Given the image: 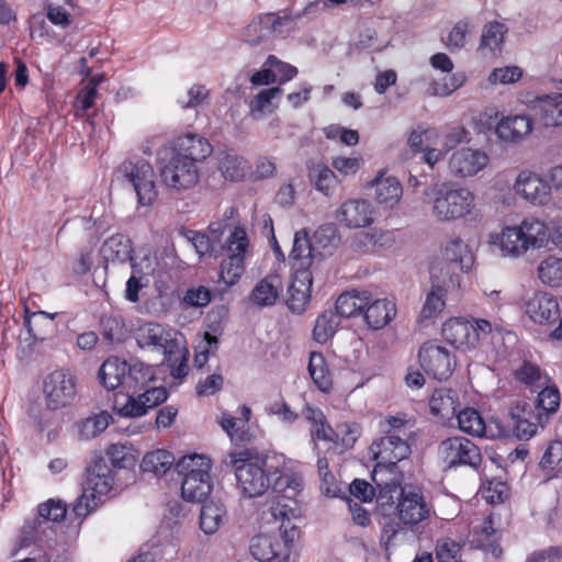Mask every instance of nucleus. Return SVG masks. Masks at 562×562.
<instances>
[{"instance_id":"1","label":"nucleus","mask_w":562,"mask_h":562,"mask_svg":"<svg viewBox=\"0 0 562 562\" xmlns=\"http://www.w3.org/2000/svg\"><path fill=\"white\" fill-rule=\"evenodd\" d=\"M424 199L431 205V215L439 222L462 218L474 207V195L469 189L448 182L427 188Z\"/></svg>"},{"instance_id":"2","label":"nucleus","mask_w":562,"mask_h":562,"mask_svg":"<svg viewBox=\"0 0 562 562\" xmlns=\"http://www.w3.org/2000/svg\"><path fill=\"white\" fill-rule=\"evenodd\" d=\"M223 464L235 472L237 487L246 497L254 498L263 495L270 480L265 470V461L249 449L235 450L223 459Z\"/></svg>"},{"instance_id":"3","label":"nucleus","mask_w":562,"mask_h":562,"mask_svg":"<svg viewBox=\"0 0 562 562\" xmlns=\"http://www.w3.org/2000/svg\"><path fill=\"white\" fill-rule=\"evenodd\" d=\"M550 236V229L543 221L528 217L519 225L504 227L496 243L504 255L520 257L528 250L546 247Z\"/></svg>"},{"instance_id":"4","label":"nucleus","mask_w":562,"mask_h":562,"mask_svg":"<svg viewBox=\"0 0 562 562\" xmlns=\"http://www.w3.org/2000/svg\"><path fill=\"white\" fill-rule=\"evenodd\" d=\"M305 250H308L306 240L303 237L297 238L295 247L292 248L289 256L293 274L288 288L286 304L296 314H301L306 310L311 299L313 273L315 271V269L311 268L313 259L305 256Z\"/></svg>"},{"instance_id":"5","label":"nucleus","mask_w":562,"mask_h":562,"mask_svg":"<svg viewBox=\"0 0 562 562\" xmlns=\"http://www.w3.org/2000/svg\"><path fill=\"white\" fill-rule=\"evenodd\" d=\"M211 460L202 454L182 457L176 471L182 477L181 494L189 502H201L211 492Z\"/></svg>"},{"instance_id":"6","label":"nucleus","mask_w":562,"mask_h":562,"mask_svg":"<svg viewBox=\"0 0 562 562\" xmlns=\"http://www.w3.org/2000/svg\"><path fill=\"white\" fill-rule=\"evenodd\" d=\"M157 161L161 181L169 189L180 192L199 182V167L190 159L178 156L168 147L165 146L157 151Z\"/></svg>"},{"instance_id":"7","label":"nucleus","mask_w":562,"mask_h":562,"mask_svg":"<svg viewBox=\"0 0 562 562\" xmlns=\"http://www.w3.org/2000/svg\"><path fill=\"white\" fill-rule=\"evenodd\" d=\"M398 492V518L404 525H417L428 518L430 509L422 493L415 487H402L395 482H385L380 487L379 501L382 505L393 503L392 493Z\"/></svg>"},{"instance_id":"8","label":"nucleus","mask_w":562,"mask_h":562,"mask_svg":"<svg viewBox=\"0 0 562 562\" xmlns=\"http://www.w3.org/2000/svg\"><path fill=\"white\" fill-rule=\"evenodd\" d=\"M370 452L374 460H376L372 480L378 487H381L385 482H381L376 479L378 473L383 469L392 470L400 461L408 458L411 447L406 439L398 434L389 432L384 437L373 441L370 446Z\"/></svg>"},{"instance_id":"9","label":"nucleus","mask_w":562,"mask_h":562,"mask_svg":"<svg viewBox=\"0 0 562 562\" xmlns=\"http://www.w3.org/2000/svg\"><path fill=\"white\" fill-rule=\"evenodd\" d=\"M117 175L133 187L139 204L150 205L157 198L155 172L146 160L124 161L119 167Z\"/></svg>"},{"instance_id":"10","label":"nucleus","mask_w":562,"mask_h":562,"mask_svg":"<svg viewBox=\"0 0 562 562\" xmlns=\"http://www.w3.org/2000/svg\"><path fill=\"white\" fill-rule=\"evenodd\" d=\"M249 246L246 231L235 227L225 241L227 258L222 261L220 279L226 288L234 285L245 270V256Z\"/></svg>"},{"instance_id":"11","label":"nucleus","mask_w":562,"mask_h":562,"mask_svg":"<svg viewBox=\"0 0 562 562\" xmlns=\"http://www.w3.org/2000/svg\"><path fill=\"white\" fill-rule=\"evenodd\" d=\"M136 342L142 349L161 352L166 360L180 351L181 339L178 331L168 329L159 323L149 322L136 330Z\"/></svg>"},{"instance_id":"12","label":"nucleus","mask_w":562,"mask_h":562,"mask_svg":"<svg viewBox=\"0 0 562 562\" xmlns=\"http://www.w3.org/2000/svg\"><path fill=\"white\" fill-rule=\"evenodd\" d=\"M302 236L308 247V250L304 251L305 256L313 259L311 268L315 270L326 256L331 255L337 249L340 243V235L335 224H325L318 227L312 240L308 238V234L305 229L296 232L293 239V247H295L297 238H302Z\"/></svg>"},{"instance_id":"13","label":"nucleus","mask_w":562,"mask_h":562,"mask_svg":"<svg viewBox=\"0 0 562 562\" xmlns=\"http://www.w3.org/2000/svg\"><path fill=\"white\" fill-rule=\"evenodd\" d=\"M418 358L420 367L434 379H448L456 368L454 356L435 340L426 341L420 347Z\"/></svg>"},{"instance_id":"14","label":"nucleus","mask_w":562,"mask_h":562,"mask_svg":"<svg viewBox=\"0 0 562 562\" xmlns=\"http://www.w3.org/2000/svg\"><path fill=\"white\" fill-rule=\"evenodd\" d=\"M439 451L449 468L468 465L475 469L482 462L479 447L464 437H451L443 440Z\"/></svg>"},{"instance_id":"15","label":"nucleus","mask_w":562,"mask_h":562,"mask_svg":"<svg viewBox=\"0 0 562 562\" xmlns=\"http://www.w3.org/2000/svg\"><path fill=\"white\" fill-rule=\"evenodd\" d=\"M47 406L54 411L68 405L76 395V382L68 370H56L44 380Z\"/></svg>"},{"instance_id":"16","label":"nucleus","mask_w":562,"mask_h":562,"mask_svg":"<svg viewBox=\"0 0 562 562\" xmlns=\"http://www.w3.org/2000/svg\"><path fill=\"white\" fill-rule=\"evenodd\" d=\"M509 416L513 422V432L520 440H528L533 437L538 427H543L548 422L546 414L539 412L535 405L524 401L510 405Z\"/></svg>"},{"instance_id":"17","label":"nucleus","mask_w":562,"mask_h":562,"mask_svg":"<svg viewBox=\"0 0 562 562\" xmlns=\"http://www.w3.org/2000/svg\"><path fill=\"white\" fill-rule=\"evenodd\" d=\"M490 161L488 155L470 147L454 150L448 161L450 173L456 178L473 177L483 170Z\"/></svg>"},{"instance_id":"18","label":"nucleus","mask_w":562,"mask_h":562,"mask_svg":"<svg viewBox=\"0 0 562 562\" xmlns=\"http://www.w3.org/2000/svg\"><path fill=\"white\" fill-rule=\"evenodd\" d=\"M167 390L162 386L146 387L137 397L133 395L125 396V403L122 405L116 400L114 408L120 415L125 417H138L147 413L148 409L158 406L167 400Z\"/></svg>"},{"instance_id":"19","label":"nucleus","mask_w":562,"mask_h":562,"mask_svg":"<svg viewBox=\"0 0 562 562\" xmlns=\"http://www.w3.org/2000/svg\"><path fill=\"white\" fill-rule=\"evenodd\" d=\"M514 190L533 205H546L551 200V187L538 173L530 170L518 173Z\"/></svg>"},{"instance_id":"20","label":"nucleus","mask_w":562,"mask_h":562,"mask_svg":"<svg viewBox=\"0 0 562 562\" xmlns=\"http://www.w3.org/2000/svg\"><path fill=\"white\" fill-rule=\"evenodd\" d=\"M443 339L463 352L474 350L479 346V335L471 321L450 318L442 325Z\"/></svg>"},{"instance_id":"21","label":"nucleus","mask_w":562,"mask_h":562,"mask_svg":"<svg viewBox=\"0 0 562 562\" xmlns=\"http://www.w3.org/2000/svg\"><path fill=\"white\" fill-rule=\"evenodd\" d=\"M24 327L27 330L29 337L20 338V345L26 344L31 347L35 341L47 340L56 334L55 316L56 314H48L43 311L29 314L27 307L25 308Z\"/></svg>"},{"instance_id":"22","label":"nucleus","mask_w":562,"mask_h":562,"mask_svg":"<svg viewBox=\"0 0 562 562\" xmlns=\"http://www.w3.org/2000/svg\"><path fill=\"white\" fill-rule=\"evenodd\" d=\"M168 149L184 159H190L195 166L210 157L213 151L212 145L205 137L190 133L178 137L173 146Z\"/></svg>"},{"instance_id":"23","label":"nucleus","mask_w":562,"mask_h":562,"mask_svg":"<svg viewBox=\"0 0 562 562\" xmlns=\"http://www.w3.org/2000/svg\"><path fill=\"white\" fill-rule=\"evenodd\" d=\"M526 313L535 323L551 324L560 317L558 299L549 293H536L527 302Z\"/></svg>"},{"instance_id":"24","label":"nucleus","mask_w":562,"mask_h":562,"mask_svg":"<svg viewBox=\"0 0 562 562\" xmlns=\"http://www.w3.org/2000/svg\"><path fill=\"white\" fill-rule=\"evenodd\" d=\"M337 220L349 228L366 227L373 222V211L366 200H349L337 211Z\"/></svg>"},{"instance_id":"25","label":"nucleus","mask_w":562,"mask_h":562,"mask_svg":"<svg viewBox=\"0 0 562 562\" xmlns=\"http://www.w3.org/2000/svg\"><path fill=\"white\" fill-rule=\"evenodd\" d=\"M288 21V16L281 18L274 13L260 15L246 26L244 40L250 45H259L266 42L272 33L279 30V26Z\"/></svg>"},{"instance_id":"26","label":"nucleus","mask_w":562,"mask_h":562,"mask_svg":"<svg viewBox=\"0 0 562 562\" xmlns=\"http://www.w3.org/2000/svg\"><path fill=\"white\" fill-rule=\"evenodd\" d=\"M251 555L260 562H288V553L283 552L282 542L269 535H258L251 539Z\"/></svg>"},{"instance_id":"27","label":"nucleus","mask_w":562,"mask_h":562,"mask_svg":"<svg viewBox=\"0 0 562 562\" xmlns=\"http://www.w3.org/2000/svg\"><path fill=\"white\" fill-rule=\"evenodd\" d=\"M113 487V477L110 469L103 462H97L88 470L83 490L90 494L92 501L106 495Z\"/></svg>"},{"instance_id":"28","label":"nucleus","mask_w":562,"mask_h":562,"mask_svg":"<svg viewBox=\"0 0 562 562\" xmlns=\"http://www.w3.org/2000/svg\"><path fill=\"white\" fill-rule=\"evenodd\" d=\"M532 131V121L527 115L503 117L497 126V136L506 142H518Z\"/></svg>"},{"instance_id":"29","label":"nucleus","mask_w":562,"mask_h":562,"mask_svg":"<svg viewBox=\"0 0 562 562\" xmlns=\"http://www.w3.org/2000/svg\"><path fill=\"white\" fill-rule=\"evenodd\" d=\"M446 261L462 272H468L474 265V256L469 246L459 237L449 239L442 249Z\"/></svg>"},{"instance_id":"30","label":"nucleus","mask_w":562,"mask_h":562,"mask_svg":"<svg viewBox=\"0 0 562 562\" xmlns=\"http://www.w3.org/2000/svg\"><path fill=\"white\" fill-rule=\"evenodd\" d=\"M128 362L117 357L108 358L99 370V380L106 390H115L125 385Z\"/></svg>"},{"instance_id":"31","label":"nucleus","mask_w":562,"mask_h":562,"mask_svg":"<svg viewBox=\"0 0 562 562\" xmlns=\"http://www.w3.org/2000/svg\"><path fill=\"white\" fill-rule=\"evenodd\" d=\"M132 241L128 237L121 234L109 237L101 247V255L105 261H131L132 267L136 268V263L132 257Z\"/></svg>"},{"instance_id":"32","label":"nucleus","mask_w":562,"mask_h":562,"mask_svg":"<svg viewBox=\"0 0 562 562\" xmlns=\"http://www.w3.org/2000/svg\"><path fill=\"white\" fill-rule=\"evenodd\" d=\"M281 288L282 283L279 276H267L254 286L249 299L257 306H272L279 297Z\"/></svg>"},{"instance_id":"33","label":"nucleus","mask_w":562,"mask_h":562,"mask_svg":"<svg viewBox=\"0 0 562 562\" xmlns=\"http://www.w3.org/2000/svg\"><path fill=\"white\" fill-rule=\"evenodd\" d=\"M459 406V397L456 391L447 387L436 389L429 400L432 415L441 419H450L456 415Z\"/></svg>"},{"instance_id":"34","label":"nucleus","mask_w":562,"mask_h":562,"mask_svg":"<svg viewBox=\"0 0 562 562\" xmlns=\"http://www.w3.org/2000/svg\"><path fill=\"white\" fill-rule=\"evenodd\" d=\"M395 304L385 299L375 300L366 306L364 318L369 327L381 329L395 316Z\"/></svg>"},{"instance_id":"35","label":"nucleus","mask_w":562,"mask_h":562,"mask_svg":"<svg viewBox=\"0 0 562 562\" xmlns=\"http://www.w3.org/2000/svg\"><path fill=\"white\" fill-rule=\"evenodd\" d=\"M533 109L543 125L562 124V94L544 95L537 101Z\"/></svg>"},{"instance_id":"36","label":"nucleus","mask_w":562,"mask_h":562,"mask_svg":"<svg viewBox=\"0 0 562 562\" xmlns=\"http://www.w3.org/2000/svg\"><path fill=\"white\" fill-rule=\"evenodd\" d=\"M372 186L375 200L385 207H393L402 196V186L394 177H376Z\"/></svg>"},{"instance_id":"37","label":"nucleus","mask_w":562,"mask_h":562,"mask_svg":"<svg viewBox=\"0 0 562 562\" xmlns=\"http://www.w3.org/2000/svg\"><path fill=\"white\" fill-rule=\"evenodd\" d=\"M370 300L371 295L366 291L346 292L338 296L334 312L338 315L339 318L352 317L362 312L369 304Z\"/></svg>"},{"instance_id":"38","label":"nucleus","mask_w":562,"mask_h":562,"mask_svg":"<svg viewBox=\"0 0 562 562\" xmlns=\"http://www.w3.org/2000/svg\"><path fill=\"white\" fill-rule=\"evenodd\" d=\"M226 521V509L220 502H205L200 513V528L206 535L215 533Z\"/></svg>"},{"instance_id":"39","label":"nucleus","mask_w":562,"mask_h":562,"mask_svg":"<svg viewBox=\"0 0 562 562\" xmlns=\"http://www.w3.org/2000/svg\"><path fill=\"white\" fill-rule=\"evenodd\" d=\"M55 533L53 526H47V521L38 515L32 519L25 520L20 532L21 546L27 547L32 543L43 542Z\"/></svg>"},{"instance_id":"40","label":"nucleus","mask_w":562,"mask_h":562,"mask_svg":"<svg viewBox=\"0 0 562 562\" xmlns=\"http://www.w3.org/2000/svg\"><path fill=\"white\" fill-rule=\"evenodd\" d=\"M128 369L130 370L126 373L124 385V389L127 391L137 392L145 390L155 379L153 367L144 364L138 360L130 361Z\"/></svg>"},{"instance_id":"41","label":"nucleus","mask_w":562,"mask_h":562,"mask_svg":"<svg viewBox=\"0 0 562 562\" xmlns=\"http://www.w3.org/2000/svg\"><path fill=\"white\" fill-rule=\"evenodd\" d=\"M308 373L314 384L322 391L328 392L333 386V378L322 352L312 351L308 359Z\"/></svg>"},{"instance_id":"42","label":"nucleus","mask_w":562,"mask_h":562,"mask_svg":"<svg viewBox=\"0 0 562 562\" xmlns=\"http://www.w3.org/2000/svg\"><path fill=\"white\" fill-rule=\"evenodd\" d=\"M282 93V89L278 87L261 90L249 104L250 115L254 120H261L267 114L273 112L274 106L272 100L279 98Z\"/></svg>"},{"instance_id":"43","label":"nucleus","mask_w":562,"mask_h":562,"mask_svg":"<svg viewBox=\"0 0 562 562\" xmlns=\"http://www.w3.org/2000/svg\"><path fill=\"white\" fill-rule=\"evenodd\" d=\"M175 463V457L167 450H156L145 454L140 468L157 476L165 474Z\"/></svg>"},{"instance_id":"44","label":"nucleus","mask_w":562,"mask_h":562,"mask_svg":"<svg viewBox=\"0 0 562 562\" xmlns=\"http://www.w3.org/2000/svg\"><path fill=\"white\" fill-rule=\"evenodd\" d=\"M340 324V318L334 310L324 311L316 319L313 336L319 344L327 342Z\"/></svg>"},{"instance_id":"45","label":"nucleus","mask_w":562,"mask_h":562,"mask_svg":"<svg viewBox=\"0 0 562 562\" xmlns=\"http://www.w3.org/2000/svg\"><path fill=\"white\" fill-rule=\"evenodd\" d=\"M446 289L443 285L432 283L431 290L427 293L425 303L420 311L422 319H430L440 314L446 305Z\"/></svg>"},{"instance_id":"46","label":"nucleus","mask_w":562,"mask_h":562,"mask_svg":"<svg viewBox=\"0 0 562 562\" xmlns=\"http://www.w3.org/2000/svg\"><path fill=\"white\" fill-rule=\"evenodd\" d=\"M246 160L234 151L224 153L220 160V170L225 179L239 181L246 172Z\"/></svg>"},{"instance_id":"47","label":"nucleus","mask_w":562,"mask_h":562,"mask_svg":"<svg viewBox=\"0 0 562 562\" xmlns=\"http://www.w3.org/2000/svg\"><path fill=\"white\" fill-rule=\"evenodd\" d=\"M308 176L314 182L316 190L329 196L336 186V176L327 166L317 164L310 168Z\"/></svg>"},{"instance_id":"48","label":"nucleus","mask_w":562,"mask_h":562,"mask_svg":"<svg viewBox=\"0 0 562 562\" xmlns=\"http://www.w3.org/2000/svg\"><path fill=\"white\" fill-rule=\"evenodd\" d=\"M507 27L499 22H490L482 31L480 49H488L494 52L499 49L504 43Z\"/></svg>"},{"instance_id":"49","label":"nucleus","mask_w":562,"mask_h":562,"mask_svg":"<svg viewBox=\"0 0 562 562\" xmlns=\"http://www.w3.org/2000/svg\"><path fill=\"white\" fill-rule=\"evenodd\" d=\"M539 279L550 286H557L562 281V259L550 256L538 267Z\"/></svg>"},{"instance_id":"50","label":"nucleus","mask_w":562,"mask_h":562,"mask_svg":"<svg viewBox=\"0 0 562 562\" xmlns=\"http://www.w3.org/2000/svg\"><path fill=\"white\" fill-rule=\"evenodd\" d=\"M457 420L459 428L474 436H482L485 431L484 422L479 414V412L474 408H464L459 412L457 415Z\"/></svg>"},{"instance_id":"51","label":"nucleus","mask_w":562,"mask_h":562,"mask_svg":"<svg viewBox=\"0 0 562 562\" xmlns=\"http://www.w3.org/2000/svg\"><path fill=\"white\" fill-rule=\"evenodd\" d=\"M302 487V477L293 473L281 474L273 484V491L285 499H295Z\"/></svg>"},{"instance_id":"52","label":"nucleus","mask_w":562,"mask_h":562,"mask_svg":"<svg viewBox=\"0 0 562 562\" xmlns=\"http://www.w3.org/2000/svg\"><path fill=\"white\" fill-rule=\"evenodd\" d=\"M101 326L104 338L111 342L123 341L127 333L125 324L119 315L103 316Z\"/></svg>"},{"instance_id":"53","label":"nucleus","mask_w":562,"mask_h":562,"mask_svg":"<svg viewBox=\"0 0 562 562\" xmlns=\"http://www.w3.org/2000/svg\"><path fill=\"white\" fill-rule=\"evenodd\" d=\"M539 412L546 414L547 419L554 414L560 406V393L555 386H544L538 394L537 404Z\"/></svg>"},{"instance_id":"54","label":"nucleus","mask_w":562,"mask_h":562,"mask_svg":"<svg viewBox=\"0 0 562 562\" xmlns=\"http://www.w3.org/2000/svg\"><path fill=\"white\" fill-rule=\"evenodd\" d=\"M106 454L110 459L111 464L117 469H127L135 464V458L131 449L121 443L111 445Z\"/></svg>"},{"instance_id":"55","label":"nucleus","mask_w":562,"mask_h":562,"mask_svg":"<svg viewBox=\"0 0 562 562\" xmlns=\"http://www.w3.org/2000/svg\"><path fill=\"white\" fill-rule=\"evenodd\" d=\"M467 78L463 72H456L451 76L443 78L442 81H435L430 87V94L437 97H447L461 88Z\"/></svg>"},{"instance_id":"56","label":"nucleus","mask_w":562,"mask_h":562,"mask_svg":"<svg viewBox=\"0 0 562 562\" xmlns=\"http://www.w3.org/2000/svg\"><path fill=\"white\" fill-rule=\"evenodd\" d=\"M221 427L227 432L234 442L250 441V434L247 429H243L237 418L223 414L220 419Z\"/></svg>"},{"instance_id":"57","label":"nucleus","mask_w":562,"mask_h":562,"mask_svg":"<svg viewBox=\"0 0 562 562\" xmlns=\"http://www.w3.org/2000/svg\"><path fill=\"white\" fill-rule=\"evenodd\" d=\"M66 513V505L60 501L49 499L38 506V516L47 521V526H52L50 522L61 521Z\"/></svg>"},{"instance_id":"58","label":"nucleus","mask_w":562,"mask_h":562,"mask_svg":"<svg viewBox=\"0 0 562 562\" xmlns=\"http://www.w3.org/2000/svg\"><path fill=\"white\" fill-rule=\"evenodd\" d=\"M515 376L518 381L529 386L541 387L546 384V378L542 376L540 369L530 362H525L517 369Z\"/></svg>"},{"instance_id":"59","label":"nucleus","mask_w":562,"mask_h":562,"mask_svg":"<svg viewBox=\"0 0 562 562\" xmlns=\"http://www.w3.org/2000/svg\"><path fill=\"white\" fill-rule=\"evenodd\" d=\"M110 418L111 416L105 413L87 418L81 427V436L86 439L97 437L108 428Z\"/></svg>"},{"instance_id":"60","label":"nucleus","mask_w":562,"mask_h":562,"mask_svg":"<svg viewBox=\"0 0 562 562\" xmlns=\"http://www.w3.org/2000/svg\"><path fill=\"white\" fill-rule=\"evenodd\" d=\"M439 137L438 132L435 128H416L408 137V145L415 151H422L424 143L426 145H436V139Z\"/></svg>"},{"instance_id":"61","label":"nucleus","mask_w":562,"mask_h":562,"mask_svg":"<svg viewBox=\"0 0 562 562\" xmlns=\"http://www.w3.org/2000/svg\"><path fill=\"white\" fill-rule=\"evenodd\" d=\"M182 235L188 240V243L194 247L199 256L213 252L217 248L214 244V240L205 234L194 231H186L182 233Z\"/></svg>"},{"instance_id":"62","label":"nucleus","mask_w":562,"mask_h":562,"mask_svg":"<svg viewBox=\"0 0 562 562\" xmlns=\"http://www.w3.org/2000/svg\"><path fill=\"white\" fill-rule=\"evenodd\" d=\"M266 65L274 70L276 81H279V83H284L291 80L297 74V69L294 66L279 60L273 55H270L267 58Z\"/></svg>"},{"instance_id":"63","label":"nucleus","mask_w":562,"mask_h":562,"mask_svg":"<svg viewBox=\"0 0 562 562\" xmlns=\"http://www.w3.org/2000/svg\"><path fill=\"white\" fill-rule=\"evenodd\" d=\"M317 470L321 479V487L328 495H335L337 492L334 474L329 471V464L326 458H319Z\"/></svg>"},{"instance_id":"64","label":"nucleus","mask_w":562,"mask_h":562,"mask_svg":"<svg viewBox=\"0 0 562 562\" xmlns=\"http://www.w3.org/2000/svg\"><path fill=\"white\" fill-rule=\"evenodd\" d=\"M47 19L56 26L66 29L71 24L70 13L61 5L47 3L45 5Z\"/></svg>"}]
</instances>
